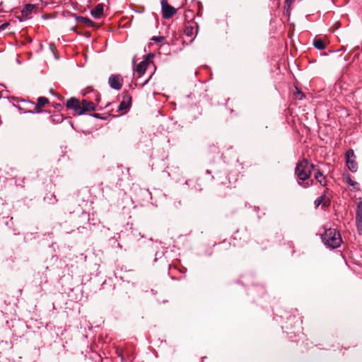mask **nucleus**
I'll return each mask as SVG.
<instances>
[{
    "mask_svg": "<svg viewBox=\"0 0 362 362\" xmlns=\"http://www.w3.org/2000/svg\"><path fill=\"white\" fill-rule=\"evenodd\" d=\"M313 168L314 165L305 159L300 161L296 168V174L299 180L298 182L304 187L310 186L309 182H306L305 183H303L302 182H305L309 179Z\"/></svg>",
    "mask_w": 362,
    "mask_h": 362,
    "instance_id": "obj_1",
    "label": "nucleus"
},
{
    "mask_svg": "<svg viewBox=\"0 0 362 362\" xmlns=\"http://www.w3.org/2000/svg\"><path fill=\"white\" fill-rule=\"evenodd\" d=\"M322 240L327 247L332 249L339 247L342 243L341 234L334 228L327 229L322 236Z\"/></svg>",
    "mask_w": 362,
    "mask_h": 362,
    "instance_id": "obj_2",
    "label": "nucleus"
},
{
    "mask_svg": "<svg viewBox=\"0 0 362 362\" xmlns=\"http://www.w3.org/2000/svg\"><path fill=\"white\" fill-rule=\"evenodd\" d=\"M346 164L349 170L351 172H356L358 170V164L356 160V156L353 149H349L345 154Z\"/></svg>",
    "mask_w": 362,
    "mask_h": 362,
    "instance_id": "obj_3",
    "label": "nucleus"
},
{
    "mask_svg": "<svg viewBox=\"0 0 362 362\" xmlns=\"http://www.w3.org/2000/svg\"><path fill=\"white\" fill-rule=\"evenodd\" d=\"M160 4L162 16L164 19H169L177 13V9L169 5L168 0H161Z\"/></svg>",
    "mask_w": 362,
    "mask_h": 362,
    "instance_id": "obj_4",
    "label": "nucleus"
},
{
    "mask_svg": "<svg viewBox=\"0 0 362 362\" xmlns=\"http://www.w3.org/2000/svg\"><path fill=\"white\" fill-rule=\"evenodd\" d=\"M110 86L115 90H120L123 85V78L119 74H112L108 78Z\"/></svg>",
    "mask_w": 362,
    "mask_h": 362,
    "instance_id": "obj_5",
    "label": "nucleus"
},
{
    "mask_svg": "<svg viewBox=\"0 0 362 362\" xmlns=\"http://www.w3.org/2000/svg\"><path fill=\"white\" fill-rule=\"evenodd\" d=\"M198 32V25L196 22L188 21L185 25L184 33L188 37L195 36Z\"/></svg>",
    "mask_w": 362,
    "mask_h": 362,
    "instance_id": "obj_6",
    "label": "nucleus"
},
{
    "mask_svg": "<svg viewBox=\"0 0 362 362\" xmlns=\"http://www.w3.org/2000/svg\"><path fill=\"white\" fill-rule=\"evenodd\" d=\"M150 60L148 59H145L141 61L136 67L134 71L136 75V79L141 78L146 72L147 67L150 64Z\"/></svg>",
    "mask_w": 362,
    "mask_h": 362,
    "instance_id": "obj_7",
    "label": "nucleus"
},
{
    "mask_svg": "<svg viewBox=\"0 0 362 362\" xmlns=\"http://www.w3.org/2000/svg\"><path fill=\"white\" fill-rule=\"evenodd\" d=\"M49 103L48 98L45 97H39L37 98V103L36 104L30 103V105L33 107V110H30L31 112L40 113L42 108Z\"/></svg>",
    "mask_w": 362,
    "mask_h": 362,
    "instance_id": "obj_8",
    "label": "nucleus"
},
{
    "mask_svg": "<svg viewBox=\"0 0 362 362\" xmlns=\"http://www.w3.org/2000/svg\"><path fill=\"white\" fill-rule=\"evenodd\" d=\"M81 102L79 100L71 98L66 101V106L68 109H71L76 111V113L80 115Z\"/></svg>",
    "mask_w": 362,
    "mask_h": 362,
    "instance_id": "obj_9",
    "label": "nucleus"
},
{
    "mask_svg": "<svg viewBox=\"0 0 362 362\" xmlns=\"http://www.w3.org/2000/svg\"><path fill=\"white\" fill-rule=\"evenodd\" d=\"M80 115L83 114L85 112L95 110V105L92 101L88 100H83L81 101Z\"/></svg>",
    "mask_w": 362,
    "mask_h": 362,
    "instance_id": "obj_10",
    "label": "nucleus"
},
{
    "mask_svg": "<svg viewBox=\"0 0 362 362\" xmlns=\"http://www.w3.org/2000/svg\"><path fill=\"white\" fill-rule=\"evenodd\" d=\"M356 222L358 229L361 230L362 228V202H359L357 204Z\"/></svg>",
    "mask_w": 362,
    "mask_h": 362,
    "instance_id": "obj_11",
    "label": "nucleus"
},
{
    "mask_svg": "<svg viewBox=\"0 0 362 362\" xmlns=\"http://www.w3.org/2000/svg\"><path fill=\"white\" fill-rule=\"evenodd\" d=\"M103 5L98 4L93 9H92L91 15L94 18L98 19L103 16Z\"/></svg>",
    "mask_w": 362,
    "mask_h": 362,
    "instance_id": "obj_12",
    "label": "nucleus"
},
{
    "mask_svg": "<svg viewBox=\"0 0 362 362\" xmlns=\"http://www.w3.org/2000/svg\"><path fill=\"white\" fill-rule=\"evenodd\" d=\"M34 8H35V6L33 4H26L21 11L22 16L24 18H29Z\"/></svg>",
    "mask_w": 362,
    "mask_h": 362,
    "instance_id": "obj_13",
    "label": "nucleus"
},
{
    "mask_svg": "<svg viewBox=\"0 0 362 362\" xmlns=\"http://www.w3.org/2000/svg\"><path fill=\"white\" fill-rule=\"evenodd\" d=\"M131 102V97L127 95L118 106V111L125 110L129 108Z\"/></svg>",
    "mask_w": 362,
    "mask_h": 362,
    "instance_id": "obj_14",
    "label": "nucleus"
},
{
    "mask_svg": "<svg viewBox=\"0 0 362 362\" xmlns=\"http://www.w3.org/2000/svg\"><path fill=\"white\" fill-rule=\"evenodd\" d=\"M315 177L322 186L327 185L326 177L319 170H317V173H315Z\"/></svg>",
    "mask_w": 362,
    "mask_h": 362,
    "instance_id": "obj_15",
    "label": "nucleus"
},
{
    "mask_svg": "<svg viewBox=\"0 0 362 362\" xmlns=\"http://www.w3.org/2000/svg\"><path fill=\"white\" fill-rule=\"evenodd\" d=\"M314 47L320 50L324 49L326 47L325 42L320 38L315 37L313 40Z\"/></svg>",
    "mask_w": 362,
    "mask_h": 362,
    "instance_id": "obj_16",
    "label": "nucleus"
},
{
    "mask_svg": "<svg viewBox=\"0 0 362 362\" xmlns=\"http://www.w3.org/2000/svg\"><path fill=\"white\" fill-rule=\"evenodd\" d=\"M50 119L54 124H59L63 122L64 116L62 114H54L50 117Z\"/></svg>",
    "mask_w": 362,
    "mask_h": 362,
    "instance_id": "obj_17",
    "label": "nucleus"
},
{
    "mask_svg": "<svg viewBox=\"0 0 362 362\" xmlns=\"http://www.w3.org/2000/svg\"><path fill=\"white\" fill-rule=\"evenodd\" d=\"M325 194H323V195L320 196V197H318L315 201V206L318 207L322 203H324V204H326V202H325Z\"/></svg>",
    "mask_w": 362,
    "mask_h": 362,
    "instance_id": "obj_18",
    "label": "nucleus"
},
{
    "mask_svg": "<svg viewBox=\"0 0 362 362\" xmlns=\"http://www.w3.org/2000/svg\"><path fill=\"white\" fill-rule=\"evenodd\" d=\"M293 0H286L285 1V9L288 12L291 9V5Z\"/></svg>",
    "mask_w": 362,
    "mask_h": 362,
    "instance_id": "obj_19",
    "label": "nucleus"
},
{
    "mask_svg": "<svg viewBox=\"0 0 362 362\" xmlns=\"http://www.w3.org/2000/svg\"><path fill=\"white\" fill-rule=\"evenodd\" d=\"M151 40L157 42H161L165 40V37L163 36H158V37L154 36L151 38Z\"/></svg>",
    "mask_w": 362,
    "mask_h": 362,
    "instance_id": "obj_20",
    "label": "nucleus"
},
{
    "mask_svg": "<svg viewBox=\"0 0 362 362\" xmlns=\"http://www.w3.org/2000/svg\"><path fill=\"white\" fill-rule=\"evenodd\" d=\"M346 182L351 185V186H353V187H355V185H357V182H356L355 181L352 180L351 178L350 177V176H348L346 177Z\"/></svg>",
    "mask_w": 362,
    "mask_h": 362,
    "instance_id": "obj_21",
    "label": "nucleus"
},
{
    "mask_svg": "<svg viewBox=\"0 0 362 362\" xmlns=\"http://www.w3.org/2000/svg\"><path fill=\"white\" fill-rule=\"evenodd\" d=\"M296 96L299 100H301V99H303L305 97L303 93H302L301 91H300L298 89H297V91H296Z\"/></svg>",
    "mask_w": 362,
    "mask_h": 362,
    "instance_id": "obj_22",
    "label": "nucleus"
},
{
    "mask_svg": "<svg viewBox=\"0 0 362 362\" xmlns=\"http://www.w3.org/2000/svg\"><path fill=\"white\" fill-rule=\"evenodd\" d=\"M8 25V23H4L2 25H0V32L4 30V29H6Z\"/></svg>",
    "mask_w": 362,
    "mask_h": 362,
    "instance_id": "obj_23",
    "label": "nucleus"
},
{
    "mask_svg": "<svg viewBox=\"0 0 362 362\" xmlns=\"http://www.w3.org/2000/svg\"><path fill=\"white\" fill-rule=\"evenodd\" d=\"M94 95L95 96V100L99 103L100 100V94L98 93H94Z\"/></svg>",
    "mask_w": 362,
    "mask_h": 362,
    "instance_id": "obj_24",
    "label": "nucleus"
},
{
    "mask_svg": "<svg viewBox=\"0 0 362 362\" xmlns=\"http://www.w3.org/2000/svg\"><path fill=\"white\" fill-rule=\"evenodd\" d=\"M151 76H149L147 79H146L144 82H141L139 83L140 86H144L145 84L147 83V82L148 81V80L150 79Z\"/></svg>",
    "mask_w": 362,
    "mask_h": 362,
    "instance_id": "obj_25",
    "label": "nucleus"
},
{
    "mask_svg": "<svg viewBox=\"0 0 362 362\" xmlns=\"http://www.w3.org/2000/svg\"><path fill=\"white\" fill-rule=\"evenodd\" d=\"M55 108H58V107H61V105L60 104H55L53 105Z\"/></svg>",
    "mask_w": 362,
    "mask_h": 362,
    "instance_id": "obj_26",
    "label": "nucleus"
},
{
    "mask_svg": "<svg viewBox=\"0 0 362 362\" xmlns=\"http://www.w3.org/2000/svg\"><path fill=\"white\" fill-rule=\"evenodd\" d=\"M94 116H95V117H98V114H95V115H94Z\"/></svg>",
    "mask_w": 362,
    "mask_h": 362,
    "instance_id": "obj_27",
    "label": "nucleus"
}]
</instances>
